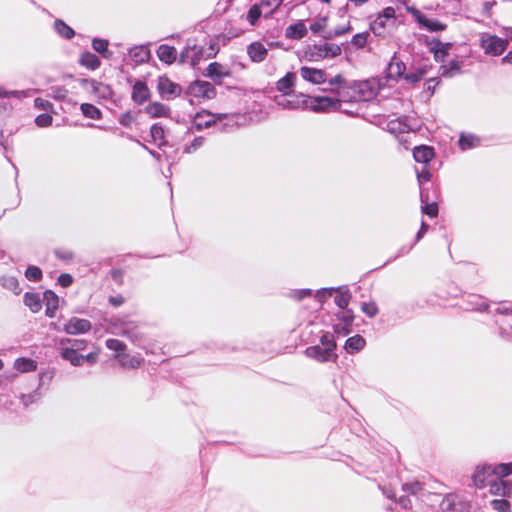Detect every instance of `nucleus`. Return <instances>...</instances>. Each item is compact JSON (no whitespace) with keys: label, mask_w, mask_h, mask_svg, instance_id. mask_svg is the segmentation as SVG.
Segmentation results:
<instances>
[{"label":"nucleus","mask_w":512,"mask_h":512,"mask_svg":"<svg viewBox=\"0 0 512 512\" xmlns=\"http://www.w3.org/2000/svg\"><path fill=\"white\" fill-rule=\"evenodd\" d=\"M423 213L430 217H436L438 215V205L436 203H430L422 208Z\"/></svg>","instance_id":"nucleus-61"},{"label":"nucleus","mask_w":512,"mask_h":512,"mask_svg":"<svg viewBox=\"0 0 512 512\" xmlns=\"http://www.w3.org/2000/svg\"><path fill=\"white\" fill-rule=\"evenodd\" d=\"M337 345L333 335L329 332L323 334L320 338V345L307 347L305 355L315 359L318 362L336 361L338 356L335 353Z\"/></svg>","instance_id":"nucleus-2"},{"label":"nucleus","mask_w":512,"mask_h":512,"mask_svg":"<svg viewBox=\"0 0 512 512\" xmlns=\"http://www.w3.org/2000/svg\"><path fill=\"white\" fill-rule=\"evenodd\" d=\"M14 366L21 373L35 371L37 368L36 362L29 358H18Z\"/></svg>","instance_id":"nucleus-36"},{"label":"nucleus","mask_w":512,"mask_h":512,"mask_svg":"<svg viewBox=\"0 0 512 512\" xmlns=\"http://www.w3.org/2000/svg\"><path fill=\"white\" fill-rule=\"evenodd\" d=\"M151 98V90L147 83L136 80L132 86L131 99L136 105H142Z\"/></svg>","instance_id":"nucleus-8"},{"label":"nucleus","mask_w":512,"mask_h":512,"mask_svg":"<svg viewBox=\"0 0 512 512\" xmlns=\"http://www.w3.org/2000/svg\"><path fill=\"white\" fill-rule=\"evenodd\" d=\"M296 76L293 72H288L284 77L280 78L276 83V88L284 95L292 93Z\"/></svg>","instance_id":"nucleus-22"},{"label":"nucleus","mask_w":512,"mask_h":512,"mask_svg":"<svg viewBox=\"0 0 512 512\" xmlns=\"http://www.w3.org/2000/svg\"><path fill=\"white\" fill-rule=\"evenodd\" d=\"M480 46L485 54L499 56L507 49L508 40L496 35L483 34L480 39Z\"/></svg>","instance_id":"nucleus-5"},{"label":"nucleus","mask_w":512,"mask_h":512,"mask_svg":"<svg viewBox=\"0 0 512 512\" xmlns=\"http://www.w3.org/2000/svg\"><path fill=\"white\" fill-rule=\"evenodd\" d=\"M425 74H426L425 69H417L414 72L405 74L404 79L410 83H418L424 78Z\"/></svg>","instance_id":"nucleus-50"},{"label":"nucleus","mask_w":512,"mask_h":512,"mask_svg":"<svg viewBox=\"0 0 512 512\" xmlns=\"http://www.w3.org/2000/svg\"><path fill=\"white\" fill-rule=\"evenodd\" d=\"M54 26L57 33L65 39H71L75 35V31L63 20L57 19L54 23Z\"/></svg>","instance_id":"nucleus-40"},{"label":"nucleus","mask_w":512,"mask_h":512,"mask_svg":"<svg viewBox=\"0 0 512 512\" xmlns=\"http://www.w3.org/2000/svg\"><path fill=\"white\" fill-rule=\"evenodd\" d=\"M58 283L62 287H69L73 283V277L69 273H62L58 277Z\"/></svg>","instance_id":"nucleus-63"},{"label":"nucleus","mask_w":512,"mask_h":512,"mask_svg":"<svg viewBox=\"0 0 512 512\" xmlns=\"http://www.w3.org/2000/svg\"><path fill=\"white\" fill-rule=\"evenodd\" d=\"M334 291L336 292V296L334 297L335 304L341 309H346L352 297L351 293L347 289L343 290L340 288Z\"/></svg>","instance_id":"nucleus-32"},{"label":"nucleus","mask_w":512,"mask_h":512,"mask_svg":"<svg viewBox=\"0 0 512 512\" xmlns=\"http://www.w3.org/2000/svg\"><path fill=\"white\" fill-rule=\"evenodd\" d=\"M368 37V32L357 33L352 37L351 43L357 49H362L366 46Z\"/></svg>","instance_id":"nucleus-48"},{"label":"nucleus","mask_w":512,"mask_h":512,"mask_svg":"<svg viewBox=\"0 0 512 512\" xmlns=\"http://www.w3.org/2000/svg\"><path fill=\"white\" fill-rule=\"evenodd\" d=\"M43 299L46 305V315L48 317H53L58 309V296L53 291L47 290L44 292Z\"/></svg>","instance_id":"nucleus-25"},{"label":"nucleus","mask_w":512,"mask_h":512,"mask_svg":"<svg viewBox=\"0 0 512 512\" xmlns=\"http://www.w3.org/2000/svg\"><path fill=\"white\" fill-rule=\"evenodd\" d=\"M330 91L335 94V97L329 96H309L303 93H300L295 96V100L293 101L292 108H309L313 112L317 113H326L330 111H339L341 109V103L352 101L350 98H347L346 94L341 91H336L334 88H331Z\"/></svg>","instance_id":"nucleus-1"},{"label":"nucleus","mask_w":512,"mask_h":512,"mask_svg":"<svg viewBox=\"0 0 512 512\" xmlns=\"http://www.w3.org/2000/svg\"><path fill=\"white\" fill-rule=\"evenodd\" d=\"M406 70L405 64L396 56H394L387 69L388 77L392 79H398L404 76V72Z\"/></svg>","instance_id":"nucleus-23"},{"label":"nucleus","mask_w":512,"mask_h":512,"mask_svg":"<svg viewBox=\"0 0 512 512\" xmlns=\"http://www.w3.org/2000/svg\"><path fill=\"white\" fill-rule=\"evenodd\" d=\"M111 278L119 286L124 284V270L120 268H114L110 272Z\"/></svg>","instance_id":"nucleus-58"},{"label":"nucleus","mask_w":512,"mask_h":512,"mask_svg":"<svg viewBox=\"0 0 512 512\" xmlns=\"http://www.w3.org/2000/svg\"><path fill=\"white\" fill-rule=\"evenodd\" d=\"M435 156L434 149L431 146L420 145L413 149L415 161L423 164L429 163Z\"/></svg>","instance_id":"nucleus-21"},{"label":"nucleus","mask_w":512,"mask_h":512,"mask_svg":"<svg viewBox=\"0 0 512 512\" xmlns=\"http://www.w3.org/2000/svg\"><path fill=\"white\" fill-rule=\"evenodd\" d=\"M413 14H414L418 24L421 27L427 29L428 31L438 32V31H444L447 28L446 24L442 23L441 21H439L437 19L428 18L425 14H423L422 12H420L418 10H415V12Z\"/></svg>","instance_id":"nucleus-14"},{"label":"nucleus","mask_w":512,"mask_h":512,"mask_svg":"<svg viewBox=\"0 0 512 512\" xmlns=\"http://www.w3.org/2000/svg\"><path fill=\"white\" fill-rule=\"evenodd\" d=\"M82 114L90 119L99 120L102 117L101 110L93 104L83 103L80 106Z\"/></svg>","instance_id":"nucleus-35"},{"label":"nucleus","mask_w":512,"mask_h":512,"mask_svg":"<svg viewBox=\"0 0 512 512\" xmlns=\"http://www.w3.org/2000/svg\"><path fill=\"white\" fill-rule=\"evenodd\" d=\"M24 303L32 312H38L41 308V300L37 293L26 292L24 294Z\"/></svg>","instance_id":"nucleus-33"},{"label":"nucleus","mask_w":512,"mask_h":512,"mask_svg":"<svg viewBox=\"0 0 512 512\" xmlns=\"http://www.w3.org/2000/svg\"><path fill=\"white\" fill-rule=\"evenodd\" d=\"M378 16L386 21L395 19V9L391 6H388L384 8Z\"/></svg>","instance_id":"nucleus-64"},{"label":"nucleus","mask_w":512,"mask_h":512,"mask_svg":"<svg viewBox=\"0 0 512 512\" xmlns=\"http://www.w3.org/2000/svg\"><path fill=\"white\" fill-rule=\"evenodd\" d=\"M134 121H135V116L131 111H126V112L122 113L119 117V123L126 128L131 127V125L134 123Z\"/></svg>","instance_id":"nucleus-56"},{"label":"nucleus","mask_w":512,"mask_h":512,"mask_svg":"<svg viewBox=\"0 0 512 512\" xmlns=\"http://www.w3.org/2000/svg\"><path fill=\"white\" fill-rule=\"evenodd\" d=\"M204 75L220 85L224 78L231 76V71L228 67L219 62H212L207 66Z\"/></svg>","instance_id":"nucleus-7"},{"label":"nucleus","mask_w":512,"mask_h":512,"mask_svg":"<svg viewBox=\"0 0 512 512\" xmlns=\"http://www.w3.org/2000/svg\"><path fill=\"white\" fill-rule=\"evenodd\" d=\"M186 94L196 99L210 100L216 97V88L208 81L195 80L189 84Z\"/></svg>","instance_id":"nucleus-4"},{"label":"nucleus","mask_w":512,"mask_h":512,"mask_svg":"<svg viewBox=\"0 0 512 512\" xmlns=\"http://www.w3.org/2000/svg\"><path fill=\"white\" fill-rule=\"evenodd\" d=\"M156 88L159 95L167 100L181 96L183 91L181 85L173 82L166 74L160 75L157 78Z\"/></svg>","instance_id":"nucleus-6"},{"label":"nucleus","mask_w":512,"mask_h":512,"mask_svg":"<svg viewBox=\"0 0 512 512\" xmlns=\"http://www.w3.org/2000/svg\"><path fill=\"white\" fill-rule=\"evenodd\" d=\"M341 313L337 315L338 319L341 321V323H344L346 326H352V323L354 321V313L350 309H343Z\"/></svg>","instance_id":"nucleus-53"},{"label":"nucleus","mask_w":512,"mask_h":512,"mask_svg":"<svg viewBox=\"0 0 512 512\" xmlns=\"http://www.w3.org/2000/svg\"><path fill=\"white\" fill-rule=\"evenodd\" d=\"M106 347L115 352V354H122L126 352L127 346L124 342L110 338L106 340Z\"/></svg>","instance_id":"nucleus-45"},{"label":"nucleus","mask_w":512,"mask_h":512,"mask_svg":"<svg viewBox=\"0 0 512 512\" xmlns=\"http://www.w3.org/2000/svg\"><path fill=\"white\" fill-rule=\"evenodd\" d=\"M121 335L129 338L133 342H137L143 338L144 333L137 322L128 321L123 324Z\"/></svg>","instance_id":"nucleus-18"},{"label":"nucleus","mask_w":512,"mask_h":512,"mask_svg":"<svg viewBox=\"0 0 512 512\" xmlns=\"http://www.w3.org/2000/svg\"><path fill=\"white\" fill-rule=\"evenodd\" d=\"M91 329V323L87 319L72 317L64 326V331L67 334L76 335L79 333H86Z\"/></svg>","instance_id":"nucleus-15"},{"label":"nucleus","mask_w":512,"mask_h":512,"mask_svg":"<svg viewBox=\"0 0 512 512\" xmlns=\"http://www.w3.org/2000/svg\"><path fill=\"white\" fill-rule=\"evenodd\" d=\"M222 116H217L207 110L196 113L193 118V126L198 130L209 128L214 125L218 120H221Z\"/></svg>","instance_id":"nucleus-11"},{"label":"nucleus","mask_w":512,"mask_h":512,"mask_svg":"<svg viewBox=\"0 0 512 512\" xmlns=\"http://www.w3.org/2000/svg\"><path fill=\"white\" fill-rule=\"evenodd\" d=\"M262 16H265V10L259 2L251 5L246 14V20L251 26H256Z\"/></svg>","instance_id":"nucleus-27"},{"label":"nucleus","mask_w":512,"mask_h":512,"mask_svg":"<svg viewBox=\"0 0 512 512\" xmlns=\"http://www.w3.org/2000/svg\"><path fill=\"white\" fill-rule=\"evenodd\" d=\"M427 484L425 482L414 480L411 482L404 483L402 485V490L408 494L417 496V495H423L424 492L427 491L426 488Z\"/></svg>","instance_id":"nucleus-30"},{"label":"nucleus","mask_w":512,"mask_h":512,"mask_svg":"<svg viewBox=\"0 0 512 512\" xmlns=\"http://www.w3.org/2000/svg\"><path fill=\"white\" fill-rule=\"evenodd\" d=\"M387 127L391 133H403L406 131L407 125L399 120H391L388 122Z\"/></svg>","instance_id":"nucleus-54"},{"label":"nucleus","mask_w":512,"mask_h":512,"mask_svg":"<svg viewBox=\"0 0 512 512\" xmlns=\"http://www.w3.org/2000/svg\"><path fill=\"white\" fill-rule=\"evenodd\" d=\"M145 113L151 118H167L171 109L159 101H154L145 107Z\"/></svg>","instance_id":"nucleus-17"},{"label":"nucleus","mask_w":512,"mask_h":512,"mask_svg":"<svg viewBox=\"0 0 512 512\" xmlns=\"http://www.w3.org/2000/svg\"><path fill=\"white\" fill-rule=\"evenodd\" d=\"M60 355L63 359L69 361L73 366H81L84 363V356L79 354L76 349L69 347L62 348Z\"/></svg>","instance_id":"nucleus-28"},{"label":"nucleus","mask_w":512,"mask_h":512,"mask_svg":"<svg viewBox=\"0 0 512 512\" xmlns=\"http://www.w3.org/2000/svg\"><path fill=\"white\" fill-rule=\"evenodd\" d=\"M387 21L382 19L381 17H377L374 21L370 23V30L379 37L387 36Z\"/></svg>","instance_id":"nucleus-34"},{"label":"nucleus","mask_w":512,"mask_h":512,"mask_svg":"<svg viewBox=\"0 0 512 512\" xmlns=\"http://www.w3.org/2000/svg\"><path fill=\"white\" fill-rule=\"evenodd\" d=\"M247 55L254 63L263 62L268 56V49L260 41H254L247 46Z\"/></svg>","instance_id":"nucleus-16"},{"label":"nucleus","mask_w":512,"mask_h":512,"mask_svg":"<svg viewBox=\"0 0 512 512\" xmlns=\"http://www.w3.org/2000/svg\"><path fill=\"white\" fill-rule=\"evenodd\" d=\"M150 134L153 139V142L158 146L161 147L166 143L165 140V132L161 125L159 124H153L150 129Z\"/></svg>","instance_id":"nucleus-38"},{"label":"nucleus","mask_w":512,"mask_h":512,"mask_svg":"<svg viewBox=\"0 0 512 512\" xmlns=\"http://www.w3.org/2000/svg\"><path fill=\"white\" fill-rule=\"evenodd\" d=\"M114 357L124 369H138L144 363L143 358L130 355L126 352L122 354H115Z\"/></svg>","instance_id":"nucleus-20"},{"label":"nucleus","mask_w":512,"mask_h":512,"mask_svg":"<svg viewBox=\"0 0 512 512\" xmlns=\"http://www.w3.org/2000/svg\"><path fill=\"white\" fill-rule=\"evenodd\" d=\"M440 69L441 75L444 77H453L461 73V65L458 60H451L447 64H443Z\"/></svg>","instance_id":"nucleus-31"},{"label":"nucleus","mask_w":512,"mask_h":512,"mask_svg":"<svg viewBox=\"0 0 512 512\" xmlns=\"http://www.w3.org/2000/svg\"><path fill=\"white\" fill-rule=\"evenodd\" d=\"M477 141L478 140L471 135H468V136L461 135L459 138V145L462 150H466V149L473 148L476 145Z\"/></svg>","instance_id":"nucleus-52"},{"label":"nucleus","mask_w":512,"mask_h":512,"mask_svg":"<svg viewBox=\"0 0 512 512\" xmlns=\"http://www.w3.org/2000/svg\"><path fill=\"white\" fill-rule=\"evenodd\" d=\"M360 310L369 318H374L379 313L378 305L373 300L361 303Z\"/></svg>","instance_id":"nucleus-44"},{"label":"nucleus","mask_w":512,"mask_h":512,"mask_svg":"<svg viewBox=\"0 0 512 512\" xmlns=\"http://www.w3.org/2000/svg\"><path fill=\"white\" fill-rule=\"evenodd\" d=\"M25 276L30 281H39L42 279V270L37 266H29L26 269Z\"/></svg>","instance_id":"nucleus-49"},{"label":"nucleus","mask_w":512,"mask_h":512,"mask_svg":"<svg viewBox=\"0 0 512 512\" xmlns=\"http://www.w3.org/2000/svg\"><path fill=\"white\" fill-rule=\"evenodd\" d=\"M492 507L498 512H511V506L506 499H495L491 502Z\"/></svg>","instance_id":"nucleus-51"},{"label":"nucleus","mask_w":512,"mask_h":512,"mask_svg":"<svg viewBox=\"0 0 512 512\" xmlns=\"http://www.w3.org/2000/svg\"><path fill=\"white\" fill-rule=\"evenodd\" d=\"M495 478L492 470V465H483L481 467H477L475 473L472 476V480L474 485L483 489L488 487L491 479Z\"/></svg>","instance_id":"nucleus-9"},{"label":"nucleus","mask_w":512,"mask_h":512,"mask_svg":"<svg viewBox=\"0 0 512 512\" xmlns=\"http://www.w3.org/2000/svg\"><path fill=\"white\" fill-rule=\"evenodd\" d=\"M329 85L334 88L336 91H341L345 94L343 89L346 86V80L343 75L337 74L334 77L328 80Z\"/></svg>","instance_id":"nucleus-47"},{"label":"nucleus","mask_w":512,"mask_h":512,"mask_svg":"<svg viewBox=\"0 0 512 512\" xmlns=\"http://www.w3.org/2000/svg\"><path fill=\"white\" fill-rule=\"evenodd\" d=\"M431 177H432L431 171L426 167H424L421 171L417 172V180H418L419 184L430 181Z\"/></svg>","instance_id":"nucleus-59"},{"label":"nucleus","mask_w":512,"mask_h":512,"mask_svg":"<svg viewBox=\"0 0 512 512\" xmlns=\"http://www.w3.org/2000/svg\"><path fill=\"white\" fill-rule=\"evenodd\" d=\"M52 121V116L47 113L40 114L35 119V123L38 127H48L52 124Z\"/></svg>","instance_id":"nucleus-57"},{"label":"nucleus","mask_w":512,"mask_h":512,"mask_svg":"<svg viewBox=\"0 0 512 512\" xmlns=\"http://www.w3.org/2000/svg\"><path fill=\"white\" fill-rule=\"evenodd\" d=\"M133 58L137 62L145 63L150 58V51L145 47H138L131 51Z\"/></svg>","instance_id":"nucleus-46"},{"label":"nucleus","mask_w":512,"mask_h":512,"mask_svg":"<svg viewBox=\"0 0 512 512\" xmlns=\"http://www.w3.org/2000/svg\"><path fill=\"white\" fill-rule=\"evenodd\" d=\"M301 77L312 84L320 85L327 81V74L323 69L302 66Z\"/></svg>","instance_id":"nucleus-12"},{"label":"nucleus","mask_w":512,"mask_h":512,"mask_svg":"<svg viewBox=\"0 0 512 512\" xmlns=\"http://www.w3.org/2000/svg\"><path fill=\"white\" fill-rule=\"evenodd\" d=\"M357 89H358V92L360 94L359 98L356 99V101L358 100H369L371 98H373L375 95H376V92L375 90H373L370 85H369V82L368 81H364V82H360L356 85Z\"/></svg>","instance_id":"nucleus-39"},{"label":"nucleus","mask_w":512,"mask_h":512,"mask_svg":"<svg viewBox=\"0 0 512 512\" xmlns=\"http://www.w3.org/2000/svg\"><path fill=\"white\" fill-rule=\"evenodd\" d=\"M488 487L491 495L503 497H510L512 495V481L510 480H503L495 477L491 479Z\"/></svg>","instance_id":"nucleus-13"},{"label":"nucleus","mask_w":512,"mask_h":512,"mask_svg":"<svg viewBox=\"0 0 512 512\" xmlns=\"http://www.w3.org/2000/svg\"><path fill=\"white\" fill-rule=\"evenodd\" d=\"M326 27V18H323V19H320V20H317L315 22H313L309 29L313 32V33H320L321 31L324 30V28Z\"/></svg>","instance_id":"nucleus-62"},{"label":"nucleus","mask_w":512,"mask_h":512,"mask_svg":"<svg viewBox=\"0 0 512 512\" xmlns=\"http://www.w3.org/2000/svg\"><path fill=\"white\" fill-rule=\"evenodd\" d=\"M34 105L36 108H38L40 110H45V111L50 110L53 106L51 102H49L48 100L43 99V98H36L34 100Z\"/></svg>","instance_id":"nucleus-60"},{"label":"nucleus","mask_w":512,"mask_h":512,"mask_svg":"<svg viewBox=\"0 0 512 512\" xmlns=\"http://www.w3.org/2000/svg\"><path fill=\"white\" fill-rule=\"evenodd\" d=\"M109 41L101 38H94L92 40V47L95 51L102 54L103 57L109 58L111 56V52L108 50Z\"/></svg>","instance_id":"nucleus-41"},{"label":"nucleus","mask_w":512,"mask_h":512,"mask_svg":"<svg viewBox=\"0 0 512 512\" xmlns=\"http://www.w3.org/2000/svg\"><path fill=\"white\" fill-rule=\"evenodd\" d=\"M70 343L71 349H76V351L84 350L87 347V341L84 339H64L61 343Z\"/></svg>","instance_id":"nucleus-55"},{"label":"nucleus","mask_w":512,"mask_h":512,"mask_svg":"<svg viewBox=\"0 0 512 512\" xmlns=\"http://www.w3.org/2000/svg\"><path fill=\"white\" fill-rule=\"evenodd\" d=\"M156 55L161 62L172 65L177 59V50L174 46L161 44L156 50Z\"/></svg>","instance_id":"nucleus-19"},{"label":"nucleus","mask_w":512,"mask_h":512,"mask_svg":"<svg viewBox=\"0 0 512 512\" xmlns=\"http://www.w3.org/2000/svg\"><path fill=\"white\" fill-rule=\"evenodd\" d=\"M462 505L456 502V497L448 495L441 503V508L444 512H463L460 508Z\"/></svg>","instance_id":"nucleus-37"},{"label":"nucleus","mask_w":512,"mask_h":512,"mask_svg":"<svg viewBox=\"0 0 512 512\" xmlns=\"http://www.w3.org/2000/svg\"><path fill=\"white\" fill-rule=\"evenodd\" d=\"M494 477L503 479L512 474V462L500 463L496 466H492Z\"/></svg>","instance_id":"nucleus-42"},{"label":"nucleus","mask_w":512,"mask_h":512,"mask_svg":"<svg viewBox=\"0 0 512 512\" xmlns=\"http://www.w3.org/2000/svg\"><path fill=\"white\" fill-rule=\"evenodd\" d=\"M341 46L335 43H323L309 45L305 50V57L309 61L318 62L325 58L341 55Z\"/></svg>","instance_id":"nucleus-3"},{"label":"nucleus","mask_w":512,"mask_h":512,"mask_svg":"<svg viewBox=\"0 0 512 512\" xmlns=\"http://www.w3.org/2000/svg\"><path fill=\"white\" fill-rule=\"evenodd\" d=\"M307 27L303 22L291 24L286 28L285 35L290 39H302L307 35Z\"/></svg>","instance_id":"nucleus-24"},{"label":"nucleus","mask_w":512,"mask_h":512,"mask_svg":"<svg viewBox=\"0 0 512 512\" xmlns=\"http://www.w3.org/2000/svg\"><path fill=\"white\" fill-rule=\"evenodd\" d=\"M284 2V0H259L260 6L265 10V17L274 13Z\"/></svg>","instance_id":"nucleus-43"},{"label":"nucleus","mask_w":512,"mask_h":512,"mask_svg":"<svg viewBox=\"0 0 512 512\" xmlns=\"http://www.w3.org/2000/svg\"><path fill=\"white\" fill-rule=\"evenodd\" d=\"M79 63L81 66H84L90 70H96L101 65L99 57L89 51L81 54Z\"/></svg>","instance_id":"nucleus-29"},{"label":"nucleus","mask_w":512,"mask_h":512,"mask_svg":"<svg viewBox=\"0 0 512 512\" xmlns=\"http://www.w3.org/2000/svg\"><path fill=\"white\" fill-rule=\"evenodd\" d=\"M453 43L441 42L439 39L433 38L429 42V50L433 54L435 61L444 62L452 49Z\"/></svg>","instance_id":"nucleus-10"},{"label":"nucleus","mask_w":512,"mask_h":512,"mask_svg":"<svg viewBox=\"0 0 512 512\" xmlns=\"http://www.w3.org/2000/svg\"><path fill=\"white\" fill-rule=\"evenodd\" d=\"M365 344L366 341L361 335H354L346 340L344 348L348 353L354 354L361 351Z\"/></svg>","instance_id":"nucleus-26"}]
</instances>
